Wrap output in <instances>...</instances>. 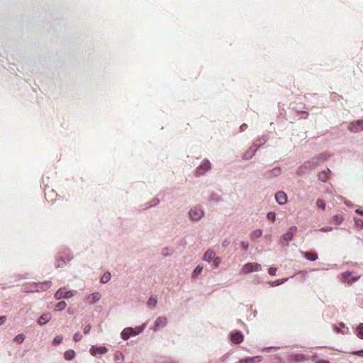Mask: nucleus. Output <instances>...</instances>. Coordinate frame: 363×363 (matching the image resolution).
Returning <instances> with one entry per match:
<instances>
[{
    "label": "nucleus",
    "mask_w": 363,
    "mask_h": 363,
    "mask_svg": "<svg viewBox=\"0 0 363 363\" xmlns=\"http://www.w3.org/2000/svg\"><path fill=\"white\" fill-rule=\"evenodd\" d=\"M315 363H330L328 360L323 359H317L315 360Z\"/></svg>",
    "instance_id": "58836bf2"
},
{
    "label": "nucleus",
    "mask_w": 363,
    "mask_h": 363,
    "mask_svg": "<svg viewBox=\"0 0 363 363\" xmlns=\"http://www.w3.org/2000/svg\"><path fill=\"white\" fill-rule=\"evenodd\" d=\"M155 205H156V203H152V204H148V203H146V204H145V208H150V207H152V206H155Z\"/></svg>",
    "instance_id": "c03bdc74"
},
{
    "label": "nucleus",
    "mask_w": 363,
    "mask_h": 363,
    "mask_svg": "<svg viewBox=\"0 0 363 363\" xmlns=\"http://www.w3.org/2000/svg\"><path fill=\"white\" fill-rule=\"evenodd\" d=\"M145 325L142 327L125 328L121 333V338L124 340H127L130 336H135L140 334L145 330Z\"/></svg>",
    "instance_id": "f257e3e1"
},
{
    "label": "nucleus",
    "mask_w": 363,
    "mask_h": 363,
    "mask_svg": "<svg viewBox=\"0 0 363 363\" xmlns=\"http://www.w3.org/2000/svg\"><path fill=\"white\" fill-rule=\"evenodd\" d=\"M157 303V296L156 295L151 296L147 301V306L150 308H155Z\"/></svg>",
    "instance_id": "dca6fc26"
},
{
    "label": "nucleus",
    "mask_w": 363,
    "mask_h": 363,
    "mask_svg": "<svg viewBox=\"0 0 363 363\" xmlns=\"http://www.w3.org/2000/svg\"><path fill=\"white\" fill-rule=\"evenodd\" d=\"M66 306H67L66 302L65 301H61L59 303H57V304L56 305L55 310L61 311H63L66 308Z\"/></svg>",
    "instance_id": "5701e85b"
},
{
    "label": "nucleus",
    "mask_w": 363,
    "mask_h": 363,
    "mask_svg": "<svg viewBox=\"0 0 363 363\" xmlns=\"http://www.w3.org/2000/svg\"><path fill=\"white\" fill-rule=\"evenodd\" d=\"M155 328H157V327H159V318H157L155 321Z\"/></svg>",
    "instance_id": "49530a36"
},
{
    "label": "nucleus",
    "mask_w": 363,
    "mask_h": 363,
    "mask_svg": "<svg viewBox=\"0 0 363 363\" xmlns=\"http://www.w3.org/2000/svg\"><path fill=\"white\" fill-rule=\"evenodd\" d=\"M356 212H357V213H359V214H362V215L363 214V211H361V210H360V209H359V208L356 210Z\"/></svg>",
    "instance_id": "09e8293b"
},
{
    "label": "nucleus",
    "mask_w": 363,
    "mask_h": 363,
    "mask_svg": "<svg viewBox=\"0 0 363 363\" xmlns=\"http://www.w3.org/2000/svg\"><path fill=\"white\" fill-rule=\"evenodd\" d=\"M124 360V356L121 353L116 352L114 355V361L116 363H122Z\"/></svg>",
    "instance_id": "4be33fe9"
},
{
    "label": "nucleus",
    "mask_w": 363,
    "mask_h": 363,
    "mask_svg": "<svg viewBox=\"0 0 363 363\" xmlns=\"http://www.w3.org/2000/svg\"><path fill=\"white\" fill-rule=\"evenodd\" d=\"M325 202L321 199H318L317 201H316V206L319 208H321L322 210H324L325 208Z\"/></svg>",
    "instance_id": "a878e982"
},
{
    "label": "nucleus",
    "mask_w": 363,
    "mask_h": 363,
    "mask_svg": "<svg viewBox=\"0 0 363 363\" xmlns=\"http://www.w3.org/2000/svg\"><path fill=\"white\" fill-rule=\"evenodd\" d=\"M334 220L337 223H341L343 220V217L340 215H335L333 217Z\"/></svg>",
    "instance_id": "473e14b6"
},
{
    "label": "nucleus",
    "mask_w": 363,
    "mask_h": 363,
    "mask_svg": "<svg viewBox=\"0 0 363 363\" xmlns=\"http://www.w3.org/2000/svg\"><path fill=\"white\" fill-rule=\"evenodd\" d=\"M35 285L36 286H38L36 287L37 289H35L36 291H45L50 289V287L52 285V282L50 281H45L43 282L35 283Z\"/></svg>",
    "instance_id": "1a4fd4ad"
},
{
    "label": "nucleus",
    "mask_w": 363,
    "mask_h": 363,
    "mask_svg": "<svg viewBox=\"0 0 363 363\" xmlns=\"http://www.w3.org/2000/svg\"><path fill=\"white\" fill-rule=\"evenodd\" d=\"M357 335L359 338L363 339V323H360L358 326Z\"/></svg>",
    "instance_id": "bb28decb"
},
{
    "label": "nucleus",
    "mask_w": 363,
    "mask_h": 363,
    "mask_svg": "<svg viewBox=\"0 0 363 363\" xmlns=\"http://www.w3.org/2000/svg\"><path fill=\"white\" fill-rule=\"evenodd\" d=\"M262 357L255 356L252 357H248L245 359H241L239 360L238 363H257L261 361Z\"/></svg>",
    "instance_id": "4468645a"
},
{
    "label": "nucleus",
    "mask_w": 363,
    "mask_h": 363,
    "mask_svg": "<svg viewBox=\"0 0 363 363\" xmlns=\"http://www.w3.org/2000/svg\"><path fill=\"white\" fill-rule=\"evenodd\" d=\"M69 259H65L64 257H60L58 259H57L55 263V267L57 268L61 267L64 264H66L67 262H68Z\"/></svg>",
    "instance_id": "412c9836"
},
{
    "label": "nucleus",
    "mask_w": 363,
    "mask_h": 363,
    "mask_svg": "<svg viewBox=\"0 0 363 363\" xmlns=\"http://www.w3.org/2000/svg\"><path fill=\"white\" fill-rule=\"evenodd\" d=\"M245 128H247V125L245 123L240 125L241 130H244Z\"/></svg>",
    "instance_id": "de8ad7c7"
},
{
    "label": "nucleus",
    "mask_w": 363,
    "mask_h": 363,
    "mask_svg": "<svg viewBox=\"0 0 363 363\" xmlns=\"http://www.w3.org/2000/svg\"><path fill=\"white\" fill-rule=\"evenodd\" d=\"M356 223L357 225H359V226H363V220H361V219H358L356 220Z\"/></svg>",
    "instance_id": "37998d69"
},
{
    "label": "nucleus",
    "mask_w": 363,
    "mask_h": 363,
    "mask_svg": "<svg viewBox=\"0 0 363 363\" xmlns=\"http://www.w3.org/2000/svg\"><path fill=\"white\" fill-rule=\"evenodd\" d=\"M36 285H35V282H33L30 284H28L26 288H25V291L26 293H29V292H37L35 290L36 288Z\"/></svg>",
    "instance_id": "aec40b11"
},
{
    "label": "nucleus",
    "mask_w": 363,
    "mask_h": 363,
    "mask_svg": "<svg viewBox=\"0 0 363 363\" xmlns=\"http://www.w3.org/2000/svg\"><path fill=\"white\" fill-rule=\"evenodd\" d=\"M230 340L235 344H239L243 341V335L241 332H235L230 335Z\"/></svg>",
    "instance_id": "f8f14e48"
},
{
    "label": "nucleus",
    "mask_w": 363,
    "mask_h": 363,
    "mask_svg": "<svg viewBox=\"0 0 363 363\" xmlns=\"http://www.w3.org/2000/svg\"><path fill=\"white\" fill-rule=\"evenodd\" d=\"M6 320V315H1L0 316V325L4 324L5 323Z\"/></svg>",
    "instance_id": "a19ab883"
},
{
    "label": "nucleus",
    "mask_w": 363,
    "mask_h": 363,
    "mask_svg": "<svg viewBox=\"0 0 363 363\" xmlns=\"http://www.w3.org/2000/svg\"><path fill=\"white\" fill-rule=\"evenodd\" d=\"M203 271V267L201 265H197L193 272V277L195 278L198 275H199Z\"/></svg>",
    "instance_id": "b1692460"
},
{
    "label": "nucleus",
    "mask_w": 363,
    "mask_h": 363,
    "mask_svg": "<svg viewBox=\"0 0 363 363\" xmlns=\"http://www.w3.org/2000/svg\"><path fill=\"white\" fill-rule=\"evenodd\" d=\"M297 230L296 227H291L289 229V231L284 234L281 237V242L284 244V242H288L291 240L294 236V232H296Z\"/></svg>",
    "instance_id": "9d476101"
},
{
    "label": "nucleus",
    "mask_w": 363,
    "mask_h": 363,
    "mask_svg": "<svg viewBox=\"0 0 363 363\" xmlns=\"http://www.w3.org/2000/svg\"><path fill=\"white\" fill-rule=\"evenodd\" d=\"M332 230V228L330 227H326V228H322L320 230L323 232H328Z\"/></svg>",
    "instance_id": "79ce46f5"
},
{
    "label": "nucleus",
    "mask_w": 363,
    "mask_h": 363,
    "mask_svg": "<svg viewBox=\"0 0 363 363\" xmlns=\"http://www.w3.org/2000/svg\"><path fill=\"white\" fill-rule=\"evenodd\" d=\"M276 272H277V268L276 267H269V274L270 275L274 276L276 274Z\"/></svg>",
    "instance_id": "f704fd0d"
},
{
    "label": "nucleus",
    "mask_w": 363,
    "mask_h": 363,
    "mask_svg": "<svg viewBox=\"0 0 363 363\" xmlns=\"http://www.w3.org/2000/svg\"><path fill=\"white\" fill-rule=\"evenodd\" d=\"M62 340H63L62 335H57V336H55L54 337L52 343L54 345H58V344L62 342Z\"/></svg>",
    "instance_id": "cd10ccee"
},
{
    "label": "nucleus",
    "mask_w": 363,
    "mask_h": 363,
    "mask_svg": "<svg viewBox=\"0 0 363 363\" xmlns=\"http://www.w3.org/2000/svg\"><path fill=\"white\" fill-rule=\"evenodd\" d=\"M249 247V242L247 241L242 242V248L245 250H247Z\"/></svg>",
    "instance_id": "c9c22d12"
},
{
    "label": "nucleus",
    "mask_w": 363,
    "mask_h": 363,
    "mask_svg": "<svg viewBox=\"0 0 363 363\" xmlns=\"http://www.w3.org/2000/svg\"><path fill=\"white\" fill-rule=\"evenodd\" d=\"M82 337V335L80 333L77 332V333H75L73 335V340L75 342H78L79 341Z\"/></svg>",
    "instance_id": "2f4dec72"
},
{
    "label": "nucleus",
    "mask_w": 363,
    "mask_h": 363,
    "mask_svg": "<svg viewBox=\"0 0 363 363\" xmlns=\"http://www.w3.org/2000/svg\"><path fill=\"white\" fill-rule=\"evenodd\" d=\"M274 172H279V169H274Z\"/></svg>",
    "instance_id": "8fccbe9b"
},
{
    "label": "nucleus",
    "mask_w": 363,
    "mask_h": 363,
    "mask_svg": "<svg viewBox=\"0 0 363 363\" xmlns=\"http://www.w3.org/2000/svg\"><path fill=\"white\" fill-rule=\"evenodd\" d=\"M262 234V230H259V229H257V230H254V231L252 233V234H251V237H252V238H259V237H261Z\"/></svg>",
    "instance_id": "c756f323"
},
{
    "label": "nucleus",
    "mask_w": 363,
    "mask_h": 363,
    "mask_svg": "<svg viewBox=\"0 0 363 363\" xmlns=\"http://www.w3.org/2000/svg\"><path fill=\"white\" fill-rule=\"evenodd\" d=\"M356 125L357 126L354 127V128H355L354 131H358L359 130H363V120L357 121L356 122Z\"/></svg>",
    "instance_id": "c85d7f7f"
},
{
    "label": "nucleus",
    "mask_w": 363,
    "mask_h": 363,
    "mask_svg": "<svg viewBox=\"0 0 363 363\" xmlns=\"http://www.w3.org/2000/svg\"><path fill=\"white\" fill-rule=\"evenodd\" d=\"M111 274L110 272H105L103 276L101 277V282L102 284H106L107 282H108L110 280H111Z\"/></svg>",
    "instance_id": "6ab92c4d"
},
{
    "label": "nucleus",
    "mask_w": 363,
    "mask_h": 363,
    "mask_svg": "<svg viewBox=\"0 0 363 363\" xmlns=\"http://www.w3.org/2000/svg\"><path fill=\"white\" fill-rule=\"evenodd\" d=\"M267 218L269 220H272V222H274L275 220H276V215H275V213L274 212H269L267 213Z\"/></svg>",
    "instance_id": "7c9ffc66"
},
{
    "label": "nucleus",
    "mask_w": 363,
    "mask_h": 363,
    "mask_svg": "<svg viewBox=\"0 0 363 363\" xmlns=\"http://www.w3.org/2000/svg\"><path fill=\"white\" fill-rule=\"evenodd\" d=\"M261 270V265L258 263L248 262L243 265L242 271L244 274H248L252 272Z\"/></svg>",
    "instance_id": "39448f33"
},
{
    "label": "nucleus",
    "mask_w": 363,
    "mask_h": 363,
    "mask_svg": "<svg viewBox=\"0 0 363 363\" xmlns=\"http://www.w3.org/2000/svg\"><path fill=\"white\" fill-rule=\"evenodd\" d=\"M203 259L208 262H212L215 267H218L221 262L220 257H217L216 252L212 250H208L205 252Z\"/></svg>",
    "instance_id": "7ed1b4c3"
},
{
    "label": "nucleus",
    "mask_w": 363,
    "mask_h": 363,
    "mask_svg": "<svg viewBox=\"0 0 363 363\" xmlns=\"http://www.w3.org/2000/svg\"><path fill=\"white\" fill-rule=\"evenodd\" d=\"M359 277H360V276L355 277H352L350 279V280H348V284H352V282H354V281H357L359 279Z\"/></svg>",
    "instance_id": "ea45409f"
},
{
    "label": "nucleus",
    "mask_w": 363,
    "mask_h": 363,
    "mask_svg": "<svg viewBox=\"0 0 363 363\" xmlns=\"http://www.w3.org/2000/svg\"><path fill=\"white\" fill-rule=\"evenodd\" d=\"M89 352L94 357H96L98 354H105L108 352V349L104 346H96L92 345L90 347Z\"/></svg>",
    "instance_id": "0eeeda50"
},
{
    "label": "nucleus",
    "mask_w": 363,
    "mask_h": 363,
    "mask_svg": "<svg viewBox=\"0 0 363 363\" xmlns=\"http://www.w3.org/2000/svg\"><path fill=\"white\" fill-rule=\"evenodd\" d=\"M189 216L192 221H199L204 216V211L201 206H194L189 210Z\"/></svg>",
    "instance_id": "f03ea898"
},
{
    "label": "nucleus",
    "mask_w": 363,
    "mask_h": 363,
    "mask_svg": "<svg viewBox=\"0 0 363 363\" xmlns=\"http://www.w3.org/2000/svg\"><path fill=\"white\" fill-rule=\"evenodd\" d=\"M75 355V352L73 350H67L64 354L65 359L67 361L72 360Z\"/></svg>",
    "instance_id": "a211bd4d"
},
{
    "label": "nucleus",
    "mask_w": 363,
    "mask_h": 363,
    "mask_svg": "<svg viewBox=\"0 0 363 363\" xmlns=\"http://www.w3.org/2000/svg\"><path fill=\"white\" fill-rule=\"evenodd\" d=\"M211 168L210 162L207 160L202 161L201 164L197 167L196 171V175H203L205 172L209 171Z\"/></svg>",
    "instance_id": "423d86ee"
},
{
    "label": "nucleus",
    "mask_w": 363,
    "mask_h": 363,
    "mask_svg": "<svg viewBox=\"0 0 363 363\" xmlns=\"http://www.w3.org/2000/svg\"><path fill=\"white\" fill-rule=\"evenodd\" d=\"M52 315L50 313L42 314L38 320V323L40 325H45L51 320Z\"/></svg>",
    "instance_id": "ddd939ff"
},
{
    "label": "nucleus",
    "mask_w": 363,
    "mask_h": 363,
    "mask_svg": "<svg viewBox=\"0 0 363 363\" xmlns=\"http://www.w3.org/2000/svg\"><path fill=\"white\" fill-rule=\"evenodd\" d=\"M75 294L76 291L74 290L65 291V288L61 287L55 294V298L57 300H60L61 298H69Z\"/></svg>",
    "instance_id": "20e7f679"
},
{
    "label": "nucleus",
    "mask_w": 363,
    "mask_h": 363,
    "mask_svg": "<svg viewBox=\"0 0 363 363\" xmlns=\"http://www.w3.org/2000/svg\"><path fill=\"white\" fill-rule=\"evenodd\" d=\"M330 172V170L329 169H327L326 171H322L320 172L318 175V179L322 182H326L329 178V173Z\"/></svg>",
    "instance_id": "2eb2a0df"
},
{
    "label": "nucleus",
    "mask_w": 363,
    "mask_h": 363,
    "mask_svg": "<svg viewBox=\"0 0 363 363\" xmlns=\"http://www.w3.org/2000/svg\"><path fill=\"white\" fill-rule=\"evenodd\" d=\"M275 199L278 203L283 205L287 201V195L285 192L280 191L276 194Z\"/></svg>",
    "instance_id": "9b49d317"
},
{
    "label": "nucleus",
    "mask_w": 363,
    "mask_h": 363,
    "mask_svg": "<svg viewBox=\"0 0 363 363\" xmlns=\"http://www.w3.org/2000/svg\"><path fill=\"white\" fill-rule=\"evenodd\" d=\"M352 354L363 357V350L353 352Z\"/></svg>",
    "instance_id": "e433bc0d"
},
{
    "label": "nucleus",
    "mask_w": 363,
    "mask_h": 363,
    "mask_svg": "<svg viewBox=\"0 0 363 363\" xmlns=\"http://www.w3.org/2000/svg\"><path fill=\"white\" fill-rule=\"evenodd\" d=\"M302 254L310 261H315L318 259V255L315 252H303Z\"/></svg>",
    "instance_id": "f3484780"
},
{
    "label": "nucleus",
    "mask_w": 363,
    "mask_h": 363,
    "mask_svg": "<svg viewBox=\"0 0 363 363\" xmlns=\"http://www.w3.org/2000/svg\"><path fill=\"white\" fill-rule=\"evenodd\" d=\"M91 328V325H87L84 328V334H88Z\"/></svg>",
    "instance_id": "4c0bfd02"
},
{
    "label": "nucleus",
    "mask_w": 363,
    "mask_h": 363,
    "mask_svg": "<svg viewBox=\"0 0 363 363\" xmlns=\"http://www.w3.org/2000/svg\"><path fill=\"white\" fill-rule=\"evenodd\" d=\"M281 283H282V281H280L279 280H277L275 281H274L272 285L274 286V285H279Z\"/></svg>",
    "instance_id": "a18cd8bd"
},
{
    "label": "nucleus",
    "mask_w": 363,
    "mask_h": 363,
    "mask_svg": "<svg viewBox=\"0 0 363 363\" xmlns=\"http://www.w3.org/2000/svg\"><path fill=\"white\" fill-rule=\"evenodd\" d=\"M350 276H351L350 272H346L342 273V277L345 281L348 282V280H350Z\"/></svg>",
    "instance_id": "72a5a7b5"
},
{
    "label": "nucleus",
    "mask_w": 363,
    "mask_h": 363,
    "mask_svg": "<svg viewBox=\"0 0 363 363\" xmlns=\"http://www.w3.org/2000/svg\"><path fill=\"white\" fill-rule=\"evenodd\" d=\"M85 297L89 303L94 304L99 301L101 298V295L99 291H96L92 294L86 295Z\"/></svg>",
    "instance_id": "6e6552de"
},
{
    "label": "nucleus",
    "mask_w": 363,
    "mask_h": 363,
    "mask_svg": "<svg viewBox=\"0 0 363 363\" xmlns=\"http://www.w3.org/2000/svg\"><path fill=\"white\" fill-rule=\"evenodd\" d=\"M24 340L25 335L23 334L17 335L13 339V340L18 344H21L24 341Z\"/></svg>",
    "instance_id": "393cba45"
}]
</instances>
